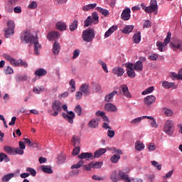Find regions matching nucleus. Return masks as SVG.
<instances>
[{
  "label": "nucleus",
  "instance_id": "nucleus-1",
  "mask_svg": "<svg viewBox=\"0 0 182 182\" xmlns=\"http://www.w3.org/2000/svg\"><path fill=\"white\" fill-rule=\"evenodd\" d=\"M110 179L113 182L120 181V180H123L125 182H132L130 180V177L129 175L126 174V173L123 172V171H113L110 175Z\"/></svg>",
  "mask_w": 182,
  "mask_h": 182
},
{
  "label": "nucleus",
  "instance_id": "nucleus-2",
  "mask_svg": "<svg viewBox=\"0 0 182 182\" xmlns=\"http://www.w3.org/2000/svg\"><path fill=\"white\" fill-rule=\"evenodd\" d=\"M95 36H96V34L95 33V30L90 28L85 30L82 34V41H84V42H86V43H90L91 42H93Z\"/></svg>",
  "mask_w": 182,
  "mask_h": 182
},
{
  "label": "nucleus",
  "instance_id": "nucleus-3",
  "mask_svg": "<svg viewBox=\"0 0 182 182\" xmlns=\"http://www.w3.org/2000/svg\"><path fill=\"white\" fill-rule=\"evenodd\" d=\"M174 130L176 128L174 127V121L171 119H168L164 124V132L167 136L171 137L173 134H174Z\"/></svg>",
  "mask_w": 182,
  "mask_h": 182
},
{
  "label": "nucleus",
  "instance_id": "nucleus-4",
  "mask_svg": "<svg viewBox=\"0 0 182 182\" xmlns=\"http://www.w3.org/2000/svg\"><path fill=\"white\" fill-rule=\"evenodd\" d=\"M3 56L6 60L10 62L12 66H15L16 68H18V66H23V68H26L28 66V63L22 60H16L8 54H4Z\"/></svg>",
  "mask_w": 182,
  "mask_h": 182
},
{
  "label": "nucleus",
  "instance_id": "nucleus-5",
  "mask_svg": "<svg viewBox=\"0 0 182 182\" xmlns=\"http://www.w3.org/2000/svg\"><path fill=\"white\" fill-rule=\"evenodd\" d=\"M52 109H49L48 111V113L49 114H51V116H53L54 117H56L58 114H59V112L62 110V102L59 100H55L52 104Z\"/></svg>",
  "mask_w": 182,
  "mask_h": 182
},
{
  "label": "nucleus",
  "instance_id": "nucleus-6",
  "mask_svg": "<svg viewBox=\"0 0 182 182\" xmlns=\"http://www.w3.org/2000/svg\"><path fill=\"white\" fill-rule=\"evenodd\" d=\"M8 28H4L5 38H11L15 33V23L12 20L7 21Z\"/></svg>",
  "mask_w": 182,
  "mask_h": 182
},
{
  "label": "nucleus",
  "instance_id": "nucleus-7",
  "mask_svg": "<svg viewBox=\"0 0 182 182\" xmlns=\"http://www.w3.org/2000/svg\"><path fill=\"white\" fill-rule=\"evenodd\" d=\"M159 14V5L157 4V0H151L150 5L147 6L146 14Z\"/></svg>",
  "mask_w": 182,
  "mask_h": 182
},
{
  "label": "nucleus",
  "instance_id": "nucleus-8",
  "mask_svg": "<svg viewBox=\"0 0 182 182\" xmlns=\"http://www.w3.org/2000/svg\"><path fill=\"white\" fill-rule=\"evenodd\" d=\"M170 41H171V33L168 32L167 33V36L164 39V43H161L160 41H158L156 43V46H157L160 52H164V48L165 46H167V45H168V43H170Z\"/></svg>",
  "mask_w": 182,
  "mask_h": 182
},
{
  "label": "nucleus",
  "instance_id": "nucleus-9",
  "mask_svg": "<svg viewBox=\"0 0 182 182\" xmlns=\"http://www.w3.org/2000/svg\"><path fill=\"white\" fill-rule=\"evenodd\" d=\"M31 44L34 46V53L35 55H39L41 49H42V46L39 43V38L37 36L33 37L31 39Z\"/></svg>",
  "mask_w": 182,
  "mask_h": 182
},
{
  "label": "nucleus",
  "instance_id": "nucleus-10",
  "mask_svg": "<svg viewBox=\"0 0 182 182\" xmlns=\"http://www.w3.org/2000/svg\"><path fill=\"white\" fill-rule=\"evenodd\" d=\"M33 38H36V37L32 36L31 35V32L26 30L22 33L21 40L22 42H25V43H29V42L31 43Z\"/></svg>",
  "mask_w": 182,
  "mask_h": 182
},
{
  "label": "nucleus",
  "instance_id": "nucleus-11",
  "mask_svg": "<svg viewBox=\"0 0 182 182\" xmlns=\"http://www.w3.org/2000/svg\"><path fill=\"white\" fill-rule=\"evenodd\" d=\"M63 117L68 122V123H70V124H73V119H75V112L73 111L68 112L67 114L65 112H63L62 114Z\"/></svg>",
  "mask_w": 182,
  "mask_h": 182
},
{
  "label": "nucleus",
  "instance_id": "nucleus-12",
  "mask_svg": "<svg viewBox=\"0 0 182 182\" xmlns=\"http://www.w3.org/2000/svg\"><path fill=\"white\" fill-rule=\"evenodd\" d=\"M119 92L121 95H123V96H125V97H127L128 99H132V94L129 91V87L126 85H122L119 87Z\"/></svg>",
  "mask_w": 182,
  "mask_h": 182
},
{
  "label": "nucleus",
  "instance_id": "nucleus-13",
  "mask_svg": "<svg viewBox=\"0 0 182 182\" xmlns=\"http://www.w3.org/2000/svg\"><path fill=\"white\" fill-rule=\"evenodd\" d=\"M132 10H130V8L127 7L125 9L122 11V13L121 14V18L122 21H129L130 18H132Z\"/></svg>",
  "mask_w": 182,
  "mask_h": 182
},
{
  "label": "nucleus",
  "instance_id": "nucleus-14",
  "mask_svg": "<svg viewBox=\"0 0 182 182\" xmlns=\"http://www.w3.org/2000/svg\"><path fill=\"white\" fill-rule=\"evenodd\" d=\"M80 91L84 95V96H88L90 95V89L89 83H83L80 87Z\"/></svg>",
  "mask_w": 182,
  "mask_h": 182
},
{
  "label": "nucleus",
  "instance_id": "nucleus-15",
  "mask_svg": "<svg viewBox=\"0 0 182 182\" xmlns=\"http://www.w3.org/2000/svg\"><path fill=\"white\" fill-rule=\"evenodd\" d=\"M169 77L172 79V80H182V68L178 70V74L175 72H170L169 73Z\"/></svg>",
  "mask_w": 182,
  "mask_h": 182
},
{
  "label": "nucleus",
  "instance_id": "nucleus-16",
  "mask_svg": "<svg viewBox=\"0 0 182 182\" xmlns=\"http://www.w3.org/2000/svg\"><path fill=\"white\" fill-rule=\"evenodd\" d=\"M144 102L146 106H150L153 103H156V96L154 95H148L144 98Z\"/></svg>",
  "mask_w": 182,
  "mask_h": 182
},
{
  "label": "nucleus",
  "instance_id": "nucleus-17",
  "mask_svg": "<svg viewBox=\"0 0 182 182\" xmlns=\"http://www.w3.org/2000/svg\"><path fill=\"white\" fill-rule=\"evenodd\" d=\"M59 38H60V34L58 31H51L47 35V39H48V41H53Z\"/></svg>",
  "mask_w": 182,
  "mask_h": 182
},
{
  "label": "nucleus",
  "instance_id": "nucleus-18",
  "mask_svg": "<svg viewBox=\"0 0 182 182\" xmlns=\"http://www.w3.org/2000/svg\"><path fill=\"white\" fill-rule=\"evenodd\" d=\"M4 8L6 12L11 14V12H14V2L11 0L6 1L4 4Z\"/></svg>",
  "mask_w": 182,
  "mask_h": 182
},
{
  "label": "nucleus",
  "instance_id": "nucleus-19",
  "mask_svg": "<svg viewBox=\"0 0 182 182\" xmlns=\"http://www.w3.org/2000/svg\"><path fill=\"white\" fill-rule=\"evenodd\" d=\"M146 119H148V120H149V123L151 127H153L154 129H157V127H159L157 121H156V118H154L153 116H146Z\"/></svg>",
  "mask_w": 182,
  "mask_h": 182
},
{
  "label": "nucleus",
  "instance_id": "nucleus-20",
  "mask_svg": "<svg viewBox=\"0 0 182 182\" xmlns=\"http://www.w3.org/2000/svg\"><path fill=\"white\" fill-rule=\"evenodd\" d=\"M162 87H164L165 89H171V87H173V89H177L178 85H176L174 82H169L164 80L162 82Z\"/></svg>",
  "mask_w": 182,
  "mask_h": 182
},
{
  "label": "nucleus",
  "instance_id": "nucleus-21",
  "mask_svg": "<svg viewBox=\"0 0 182 182\" xmlns=\"http://www.w3.org/2000/svg\"><path fill=\"white\" fill-rule=\"evenodd\" d=\"M78 159L80 160H90V159H93V154L89 153V152H85V153H82L80 155H78Z\"/></svg>",
  "mask_w": 182,
  "mask_h": 182
},
{
  "label": "nucleus",
  "instance_id": "nucleus-22",
  "mask_svg": "<svg viewBox=\"0 0 182 182\" xmlns=\"http://www.w3.org/2000/svg\"><path fill=\"white\" fill-rule=\"evenodd\" d=\"M114 75H117L119 77H121L122 75H124V69L122 67H115L112 70Z\"/></svg>",
  "mask_w": 182,
  "mask_h": 182
},
{
  "label": "nucleus",
  "instance_id": "nucleus-23",
  "mask_svg": "<svg viewBox=\"0 0 182 182\" xmlns=\"http://www.w3.org/2000/svg\"><path fill=\"white\" fill-rule=\"evenodd\" d=\"M146 148L143 141L138 140L135 142V150L136 151H143V150Z\"/></svg>",
  "mask_w": 182,
  "mask_h": 182
},
{
  "label": "nucleus",
  "instance_id": "nucleus-24",
  "mask_svg": "<svg viewBox=\"0 0 182 182\" xmlns=\"http://www.w3.org/2000/svg\"><path fill=\"white\" fill-rule=\"evenodd\" d=\"M171 48H173L174 49H177L178 50L182 51V41H176L174 43H170Z\"/></svg>",
  "mask_w": 182,
  "mask_h": 182
},
{
  "label": "nucleus",
  "instance_id": "nucleus-25",
  "mask_svg": "<svg viewBox=\"0 0 182 182\" xmlns=\"http://www.w3.org/2000/svg\"><path fill=\"white\" fill-rule=\"evenodd\" d=\"M60 52V44L58 41H55L53 46V53L54 55H59Z\"/></svg>",
  "mask_w": 182,
  "mask_h": 182
},
{
  "label": "nucleus",
  "instance_id": "nucleus-26",
  "mask_svg": "<svg viewBox=\"0 0 182 182\" xmlns=\"http://www.w3.org/2000/svg\"><path fill=\"white\" fill-rule=\"evenodd\" d=\"M117 31V26H111L107 31L105 33V38H109L113 33Z\"/></svg>",
  "mask_w": 182,
  "mask_h": 182
},
{
  "label": "nucleus",
  "instance_id": "nucleus-27",
  "mask_svg": "<svg viewBox=\"0 0 182 182\" xmlns=\"http://www.w3.org/2000/svg\"><path fill=\"white\" fill-rule=\"evenodd\" d=\"M105 109L107 112H117V107L112 103H107L105 106Z\"/></svg>",
  "mask_w": 182,
  "mask_h": 182
},
{
  "label": "nucleus",
  "instance_id": "nucleus-28",
  "mask_svg": "<svg viewBox=\"0 0 182 182\" xmlns=\"http://www.w3.org/2000/svg\"><path fill=\"white\" fill-rule=\"evenodd\" d=\"M55 28L58 31L63 32V31H66L67 29L66 23L63 21H58L55 24Z\"/></svg>",
  "mask_w": 182,
  "mask_h": 182
},
{
  "label": "nucleus",
  "instance_id": "nucleus-29",
  "mask_svg": "<svg viewBox=\"0 0 182 182\" xmlns=\"http://www.w3.org/2000/svg\"><path fill=\"white\" fill-rule=\"evenodd\" d=\"M106 151H107V149L105 148H100L95 151V152L94 153V157L95 159H99V157H100V156H102V154H105Z\"/></svg>",
  "mask_w": 182,
  "mask_h": 182
},
{
  "label": "nucleus",
  "instance_id": "nucleus-30",
  "mask_svg": "<svg viewBox=\"0 0 182 182\" xmlns=\"http://www.w3.org/2000/svg\"><path fill=\"white\" fill-rule=\"evenodd\" d=\"M99 126V119H93L88 123V127L91 129H96Z\"/></svg>",
  "mask_w": 182,
  "mask_h": 182
},
{
  "label": "nucleus",
  "instance_id": "nucleus-31",
  "mask_svg": "<svg viewBox=\"0 0 182 182\" xmlns=\"http://www.w3.org/2000/svg\"><path fill=\"white\" fill-rule=\"evenodd\" d=\"M15 177V173H7L6 175H4L2 178H1V181L3 182H8L9 181L11 178H14Z\"/></svg>",
  "mask_w": 182,
  "mask_h": 182
},
{
  "label": "nucleus",
  "instance_id": "nucleus-32",
  "mask_svg": "<svg viewBox=\"0 0 182 182\" xmlns=\"http://www.w3.org/2000/svg\"><path fill=\"white\" fill-rule=\"evenodd\" d=\"M117 95V91H112L109 94L107 95L105 97V100L107 102H112L113 100V97Z\"/></svg>",
  "mask_w": 182,
  "mask_h": 182
},
{
  "label": "nucleus",
  "instance_id": "nucleus-33",
  "mask_svg": "<svg viewBox=\"0 0 182 182\" xmlns=\"http://www.w3.org/2000/svg\"><path fill=\"white\" fill-rule=\"evenodd\" d=\"M134 29V26H133V25H128V26H126L122 30V33L127 34V33H130L131 32H132Z\"/></svg>",
  "mask_w": 182,
  "mask_h": 182
},
{
  "label": "nucleus",
  "instance_id": "nucleus-34",
  "mask_svg": "<svg viewBox=\"0 0 182 182\" xmlns=\"http://www.w3.org/2000/svg\"><path fill=\"white\" fill-rule=\"evenodd\" d=\"M43 171L44 173H47V174H52L53 173V170H52V166L48 165H43L41 166Z\"/></svg>",
  "mask_w": 182,
  "mask_h": 182
},
{
  "label": "nucleus",
  "instance_id": "nucleus-35",
  "mask_svg": "<svg viewBox=\"0 0 182 182\" xmlns=\"http://www.w3.org/2000/svg\"><path fill=\"white\" fill-rule=\"evenodd\" d=\"M4 150L6 153H7V154H12L13 156H14L15 147L6 146L4 147Z\"/></svg>",
  "mask_w": 182,
  "mask_h": 182
},
{
  "label": "nucleus",
  "instance_id": "nucleus-36",
  "mask_svg": "<svg viewBox=\"0 0 182 182\" xmlns=\"http://www.w3.org/2000/svg\"><path fill=\"white\" fill-rule=\"evenodd\" d=\"M134 69L136 72H141V70H143V63L140 61H137L134 66Z\"/></svg>",
  "mask_w": 182,
  "mask_h": 182
},
{
  "label": "nucleus",
  "instance_id": "nucleus-37",
  "mask_svg": "<svg viewBox=\"0 0 182 182\" xmlns=\"http://www.w3.org/2000/svg\"><path fill=\"white\" fill-rule=\"evenodd\" d=\"M97 63H98V65H101V66L105 73H109V69L107 68V64H106V63H105V61H103L102 60H98Z\"/></svg>",
  "mask_w": 182,
  "mask_h": 182
},
{
  "label": "nucleus",
  "instance_id": "nucleus-38",
  "mask_svg": "<svg viewBox=\"0 0 182 182\" xmlns=\"http://www.w3.org/2000/svg\"><path fill=\"white\" fill-rule=\"evenodd\" d=\"M48 72L43 68H38L35 71L36 76H45Z\"/></svg>",
  "mask_w": 182,
  "mask_h": 182
},
{
  "label": "nucleus",
  "instance_id": "nucleus-39",
  "mask_svg": "<svg viewBox=\"0 0 182 182\" xmlns=\"http://www.w3.org/2000/svg\"><path fill=\"white\" fill-rule=\"evenodd\" d=\"M96 6H97V4L96 3L87 4L82 7V11H90V9H95Z\"/></svg>",
  "mask_w": 182,
  "mask_h": 182
},
{
  "label": "nucleus",
  "instance_id": "nucleus-40",
  "mask_svg": "<svg viewBox=\"0 0 182 182\" xmlns=\"http://www.w3.org/2000/svg\"><path fill=\"white\" fill-rule=\"evenodd\" d=\"M71 141L73 146H79L80 144V138L76 135H73Z\"/></svg>",
  "mask_w": 182,
  "mask_h": 182
},
{
  "label": "nucleus",
  "instance_id": "nucleus-41",
  "mask_svg": "<svg viewBox=\"0 0 182 182\" xmlns=\"http://www.w3.org/2000/svg\"><path fill=\"white\" fill-rule=\"evenodd\" d=\"M134 43H140V41H141V36L140 33H135L132 37Z\"/></svg>",
  "mask_w": 182,
  "mask_h": 182
},
{
  "label": "nucleus",
  "instance_id": "nucleus-42",
  "mask_svg": "<svg viewBox=\"0 0 182 182\" xmlns=\"http://www.w3.org/2000/svg\"><path fill=\"white\" fill-rule=\"evenodd\" d=\"M146 116L136 117V118L131 120L130 124H137V123H140V122H141V120H143V119H146Z\"/></svg>",
  "mask_w": 182,
  "mask_h": 182
},
{
  "label": "nucleus",
  "instance_id": "nucleus-43",
  "mask_svg": "<svg viewBox=\"0 0 182 182\" xmlns=\"http://www.w3.org/2000/svg\"><path fill=\"white\" fill-rule=\"evenodd\" d=\"M0 161H5V163H8V161H11V159H9V157H8V155L4 154V153H1L0 154Z\"/></svg>",
  "mask_w": 182,
  "mask_h": 182
},
{
  "label": "nucleus",
  "instance_id": "nucleus-44",
  "mask_svg": "<svg viewBox=\"0 0 182 182\" xmlns=\"http://www.w3.org/2000/svg\"><path fill=\"white\" fill-rule=\"evenodd\" d=\"M45 90V87L40 86V87H34L33 92L36 93V95H40V93H42Z\"/></svg>",
  "mask_w": 182,
  "mask_h": 182
},
{
  "label": "nucleus",
  "instance_id": "nucleus-45",
  "mask_svg": "<svg viewBox=\"0 0 182 182\" xmlns=\"http://www.w3.org/2000/svg\"><path fill=\"white\" fill-rule=\"evenodd\" d=\"M153 92H154V86H151V87L146 88L145 90H144L141 92V95L143 96H146V95H149V93H153Z\"/></svg>",
  "mask_w": 182,
  "mask_h": 182
},
{
  "label": "nucleus",
  "instance_id": "nucleus-46",
  "mask_svg": "<svg viewBox=\"0 0 182 182\" xmlns=\"http://www.w3.org/2000/svg\"><path fill=\"white\" fill-rule=\"evenodd\" d=\"M69 85L70 86V92L73 93V92H75L76 90V82L75 80L72 79L70 80Z\"/></svg>",
  "mask_w": 182,
  "mask_h": 182
},
{
  "label": "nucleus",
  "instance_id": "nucleus-47",
  "mask_svg": "<svg viewBox=\"0 0 182 182\" xmlns=\"http://www.w3.org/2000/svg\"><path fill=\"white\" fill-rule=\"evenodd\" d=\"M83 164H85V162L83 161V160H80L79 161L78 163L73 164L71 166L72 170H75V168L77 169V168H80V167H82L83 166Z\"/></svg>",
  "mask_w": 182,
  "mask_h": 182
},
{
  "label": "nucleus",
  "instance_id": "nucleus-48",
  "mask_svg": "<svg viewBox=\"0 0 182 182\" xmlns=\"http://www.w3.org/2000/svg\"><path fill=\"white\" fill-rule=\"evenodd\" d=\"M127 74L129 77H131V79H134V77H136L134 69H127Z\"/></svg>",
  "mask_w": 182,
  "mask_h": 182
},
{
  "label": "nucleus",
  "instance_id": "nucleus-49",
  "mask_svg": "<svg viewBox=\"0 0 182 182\" xmlns=\"http://www.w3.org/2000/svg\"><path fill=\"white\" fill-rule=\"evenodd\" d=\"M163 112L167 117H171L173 116V110L168 108H163Z\"/></svg>",
  "mask_w": 182,
  "mask_h": 182
},
{
  "label": "nucleus",
  "instance_id": "nucleus-50",
  "mask_svg": "<svg viewBox=\"0 0 182 182\" xmlns=\"http://www.w3.org/2000/svg\"><path fill=\"white\" fill-rule=\"evenodd\" d=\"M91 166L92 168H102L103 166V162H91Z\"/></svg>",
  "mask_w": 182,
  "mask_h": 182
},
{
  "label": "nucleus",
  "instance_id": "nucleus-51",
  "mask_svg": "<svg viewBox=\"0 0 182 182\" xmlns=\"http://www.w3.org/2000/svg\"><path fill=\"white\" fill-rule=\"evenodd\" d=\"M77 23H78L77 20H75L71 23V25L70 26V31H71V32H73V31H76L77 29Z\"/></svg>",
  "mask_w": 182,
  "mask_h": 182
},
{
  "label": "nucleus",
  "instance_id": "nucleus-52",
  "mask_svg": "<svg viewBox=\"0 0 182 182\" xmlns=\"http://www.w3.org/2000/svg\"><path fill=\"white\" fill-rule=\"evenodd\" d=\"M97 11L100 12L102 15H104V16H107L109 15V11L105 9H102L101 7H97Z\"/></svg>",
  "mask_w": 182,
  "mask_h": 182
},
{
  "label": "nucleus",
  "instance_id": "nucleus-53",
  "mask_svg": "<svg viewBox=\"0 0 182 182\" xmlns=\"http://www.w3.org/2000/svg\"><path fill=\"white\" fill-rule=\"evenodd\" d=\"M120 155L119 154H115V155H113L112 157H111V161L112 163H119V160H120Z\"/></svg>",
  "mask_w": 182,
  "mask_h": 182
},
{
  "label": "nucleus",
  "instance_id": "nucleus-54",
  "mask_svg": "<svg viewBox=\"0 0 182 182\" xmlns=\"http://www.w3.org/2000/svg\"><path fill=\"white\" fill-rule=\"evenodd\" d=\"M147 147L149 151H154L157 149V146L153 142H150L149 144H148Z\"/></svg>",
  "mask_w": 182,
  "mask_h": 182
},
{
  "label": "nucleus",
  "instance_id": "nucleus-55",
  "mask_svg": "<svg viewBox=\"0 0 182 182\" xmlns=\"http://www.w3.org/2000/svg\"><path fill=\"white\" fill-rule=\"evenodd\" d=\"M92 22L93 23L96 24V23H99V15L97 14V13L94 12L92 13Z\"/></svg>",
  "mask_w": 182,
  "mask_h": 182
},
{
  "label": "nucleus",
  "instance_id": "nucleus-56",
  "mask_svg": "<svg viewBox=\"0 0 182 182\" xmlns=\"http://www.w3.org/2000/svg\"><path fill=\"white\" fill-rule=\"evenodd\" d=\"M151 166H153L154 167L157 168V170H161L162 166H161V164H159V162H157L156 161H151Z\"/></svg>",
  "mask_w": 182,
  "mask_h": 182
},
{
  "label": "nucleus",
  "instance_id": "nucleus-57",
  "mask_svg": "<svg viewBox=\"0 0 182 182\" xmlns=\"http://www.w3.org/2000/svg\"><path fill=\"white\" fill-rule=\"evenodd\" d=\"M93 23V20L92 19L91 16H88L87 19L85 21V26H90Z\"/></svg>",
  "mask_w": 182,
  "mask_h": 182
},
{
  "label": "nucleus",
  "instance_id": "nucleus-58",
  "mask_svg": "<svg viewBox=\"0 0 182 182\" xmlns=\"http://www.w3.org/2000/svg\"><path fill=\"white\" fill-rule=\"evenodd\" d=\"M38 7V3L36 1H32L28 6V9H36Z\"/></svg>",
  "mask_w": 182,
  "mask_h": 182
},
{
  "label": "nucleus",
  "instance_id": "nucleus-59",
  "mask_svg": "<svg viewBox=\"0 0 182 182\" xmlns=\"http://www.w3.org/2000/svg\"><path fill=\"white\" fill-rule=\"evenodd\" d=\"M23 153L24 151L23 149H21L20 148H14V156H16V154L23 156Z\"/></svg>",
  "mask_w": 182,
  "mask_h": 182
},
{
  "label": "nucleus",
  "instance_id": "nucleus-60",
  "mask_svg": "<svg viewBox=\"0 0 182 182\" xmlns=\"http://www.w3.org/2000/svg\"><path fill=\"white\" fill-rule=\"evenodd\" d=\"M75 112L77 114V116H81L82 115V107L80 105H77L75 107Z\"/></svg>",
  "mask_w": 182,
  "mask_h": 182
},
{
  "label": "nucleus",
  "instance_id": "nucleus-61",
  "mask_svg": "<svg viewBox=\"0 0 182 182\" xmlns=\"http://www.w3.org/2000/svg\"><path fill=\"white\" fill-rule=\"evenodd\" d=\"M26 171L30 173L33 176V177H35L36 176V171L33 168L28 167L26 168Z\"/></svg>",
  "mask_w": 182,
  "mask_h": 182
},
{
  "label": "nucleus",
  "instance_id": "nucleus-62",
  "mask_svg": "<svg viewBox=\"0 0 182 182\" xmlns=\"http://www.w3.org/2000/svg\"><path fill=\"white\" fill-rule=\"evenodd\" d=\"M4 72L6 75H12V73H14V69L10 66H7L4 70Z\"/></svg>",
  "mask_w": 182,
  "mask_h": 182
},
{
  "label": "nucleus",
  "instance_id": "nucleus-63",
  "mask_svg": "<svg viewBox=\"0 0 182 182\" xmlns=\"http://www.w3.org/2000/svg\"><path fill=\"white\" fill-rule=\"evenodd\" d=\"M73 59H76V58L79 57V55H80V50L76 49L73 53Z\"/></svg>",
  "mask_w": 182,
  "mask_h": 182
},
{
  "label": "nucleus",
  "instance_id": "nucleus-64",
  "mask_svg": "<svg viewBox=\"0 0 182 182\" xmlns=\"http://www.w3.org/2000/svg\"><path fill=\"white\" fill-rule=\"evenodd\" d=\"M149 59L151 60H157L159 59V54L157 53H152L149 55Z\"/></svg>",
  "mask_w": 182,
  "mask_h": 182
}]
</instances>
